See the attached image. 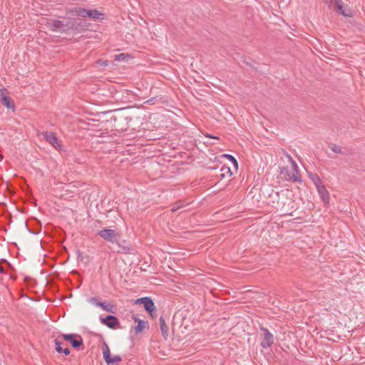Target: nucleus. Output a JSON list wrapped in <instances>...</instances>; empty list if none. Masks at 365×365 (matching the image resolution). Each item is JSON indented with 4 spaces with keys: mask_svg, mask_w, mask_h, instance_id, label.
<instances>
[{
    "mask_svg": "<svg viewBox=\"0 0 365 365\" xmlns=\"http://www.w3.org/2000/svg\"><path fill=\"white\" fill-rule=\"evenodd\" d=\"M90 24L82 19L64 17L61 20L51 19L47 21L46 27L52 31L60 33H81L88 29Z\"/></svg>",
    "mask_w": 365,
    "mask_h": 365,
    "instance_id": "f257e3e1",
    "label": "nucleus"
},
{
    "mask_svg": "<svg viewBox=\"0 0 365 365\" xmlns=\"http://www.w3.org/2000/svg\"><path fill=\"white\" fill-rule=\"evenodd\" d=\"M121 110H115L114 114L111 111L106 113L108 115L106 121L112 124L113 130L120 133L128 130V123L132 120L130 116Z\"/></svg>",
    "mask_w": 365,
    "mask_h": 365,
    "instance_id": "f03ea898",
    "label": "nucleus"
},
{
    "mask_svg": "<svg viewBox=\"0 0 365 365\" xmlns=\"http://www.w3.org/2000/svg\"><path fill=\"white\" fill-rule=\"evenodd\" d=\"M58 337H62L65 341H69L71 346L76 349H84L82 337L76 334H61Z\"/></svg>",
    "mask_w": 365,
    "mask_h": 365,
    "instance_id": "7ed1b4c3",
    "label": "nucleus"
},
{
    "mask_svg": "<svg viewBox=\"0 0 365 365\" xmlns=\"http://www.w3.org/2000/svg\"><path fill=\"white\" fill-rule=\"evenodd\" d=\"M102 349L103 357L107 365H117L118 363L122 361L119 355L111 356L109 346L105 341L103 343Z\"/></svg>",
    "mask_w": 365,
    "mask_h": 365,
    "instance_id": "20e7f679",
    "label": "nucleus"
},
{
    "mask_svg": "<svg viewBox=\"0 0 365 365\" xmlns=\"http://www.w3.org/2000/svg\"><path fill=\"white\" fill-rule=\"evenodd\" d=\"M42 135L44 140L51 144L56 150L61 151L63 150V146L61 141L57 138L56 134L53 132H43Z\"/></svg>",
    "mask_w": 365,
    "mask_h": 365,
    "instance_id": "39448f33",
    "label": "nucleus"
},
{
    "mask_svg": "<svg viewBox=\"0 0 365 365\" xmlns=\"http://www.w3.org/2000/svg\"><path fill=\"white\" fill-rule=\"evenodd\" d=\"M97 235L104 240L113 244L116 242L117 237L119 236L118 232L110 228H103L98 231Z\"/></svg>",
    "mask_w": 365,
    "mask_h": 365,
    "instance_id": "423d86ee",
    "label": "nucleus"
},
{
    "mask_svg": "<svg viewBox=\"0 0 365 365\" xmlns=\"http://www.w3.org/2000/svg\"><path fill=\"white\" fill-rule=\"evenodd\" d=\"M259 329L263 332L260 346L263 349H267L274 344V336L266 327L260 326Z\"/></svg>",
    "mask_w": 365,
    "mask_h": 365,
    "instance_id": "0eeeda50",
    "label": "nucleus"
},
{
    "mask_svg": "<svg viewBox=\"0 0 365 365\" xmlns=\"http://www.w3.org/2000/svg\"><path fill=\"white\" fill-rule=\"evenodd\" d=\"M101 322L108 328L115 329L119 325V320L115 315L109 314L105 317H100Z\"/></svg>",
    "mask_w": 365,
    "mask_h": 365,
    "instance_id": "6e6552de",
    "label": "nucleus"
},
{
    "mask_svg": "<svg viewBox=\"0 0 365 365\" xmlns=\"http://www.w3.org/2000/svg\"><path fill=\"white\" fill-rule=\"evenodd\" d=\"M279 173L283 176V178L286 181H294V182H302L301 177L297 176L295 174H292L287 167H280L279 168Z\"/></svg>",
    "mask_w": 365,
    "mask_h": 365,
    "instance_id": "1a4fd4ad",
    "label": "nucleus"
},
{
    "mask_svg": "<svg viewBox=\"0 0 365 365\" xmlns=\"http://www.w3.org/2000/svg\"><path fill=\"white\" fill-rule=\"evenodd\" d=\"M145 310L152 317L156 316V307L153 300L148 297L143 304Z\"/></svg>",
    "mask_w": 365,
    "mask_h": 365,
    "instance_id": "9d476101",
    "label": "nucleus"
},
{
    "mask_svg": "<svg viewBox=\"0 0 365 365\" xmlns=\"http://www.w3.org/2000/svg\"><path fill=\"white\" fill-rule=\"evenodd\" d=\"M86 18H90L95 20H103L105 19V14L100 12L97 9H87Z\"/></svg>",
    "mask_w": 365,
    "mask_h": 365,
    "instance_id": "9b49d317",
    "label": "nucleus"
},
{
    "mask_svg": "<svg viewBox=\"0 0 365 365\" xmlns=\"http://www.w3.org/2000/svg\"><path fill=\"white\" fill-rule=\"evenodd\" d=\"M135 322H138V324L135 326L134 331L135 334L141 333L146 327L148 328V322L138 319L136 317H133Z\"/></svg>",
    "mask_w": 365,
    "mask_h": 365,
    "instance_id": "f8f14e48",
    "label": "nucleus"
},
{
    "mask_svg": "<svg viewBox=\"0 0 365 365\" xmlns=\"http://www.w3.org/2000/svg\"><path fill=\"white\" fill-rule=\"evenodd\" d=\"M96 307H101L107 312L115 314L116 307L111 303H106L105 301H103L99 303H96Z\"/></svg>",
    "mask_w": 365,
    "mask_h": 365,
    "instance_id": "ddd939ff",
    "label": "nucleus"
},
{
    "mask_svg": "<svg viewBox=\"0 0 365 365\" xmlns=\"http://www.w3.org/2000/svg\"><path fill=\"white\" fill-rule=\"evenodd\" d=\"M160 328L161 331V334L164 339H167L168 337V327L166 324L165 318L163 316H161L159 319Z\"/></svg>",
    "mask_w": 365,
    "mask_h": 365,
    "instance_id": "4468645a",
    "label": "nucleus"
},
{
    "mask_svg": "<svg viewBox=\"0 0 365 365\" xmlns=\"http://www.w3.org/2000/svg\"><path fill=\"white\" fill-rule=\"evenodd\" d=\"M317 190L324 202H328L329 200V194L326 187L322 184L317 187Z\"/></svg>",
    "mask_w": 365,
    "mask_h": 365,
    "instance_id": "2eb2a0df",
    "label": "nucleus"
},
{
    "mask_svg": "<svg viewBox=\"0 0 365 365\" xmlns=\"http://www.w3.org/2000/svg\"><path fill=\"white\" fill-rule=\"evenodd\" d=\"M86 9L81 8V7H73L72 9H69V13L72 15L76 16H81L83 18H86Z\"/></svg>",
    "mask_w": 365,
    "mask_h": 365,
    "instance_id": "dca6fc26",
    "label": "nucleus"
},
{
    "mask_svg": "<svg viewBox=\"0 0 365 365\" xmlns=\"http://www.w3.org/2000/svg\"><path fill=\"white\" fill-rule=\"evenodd\" d=\"M118 246L119 247V250L117 251V252L123 254L131 253L132 248L130 247L128 244H127L125 240H123L120 243H118Z\"/></svg>",
    "mask_w": 365,
    "mask_h": 365,
    "instance_id": "f3484780",
    "label": "nucleus"
},
{
    "mask_svg": "<svg viewBox=\"0 0 365 365\" xmlns=\"http://www.w3.org/2000/svg\"><path fill=\"white\" fill-rule=\"evenodd\" d=\"M1 103L8 108H12L14 107V103L11 98L9 96L4 95L3 92H1Z\"/></svg>",
    "mask_w": 365,
    "mask_h": 365,
    "instance_id": "a211bd4d",
    "label": "nucleus"
},
{
    "mask_svg": "<svg viewBox=\"0 0 365 365\" xmlns=\"http://www.w3.org/2000/svg\"><path fill=\"white\" fill-rule=\"evenodd\" d=\"M308 175L309 179L313 182V183L316 186V187L322 184L321 178L317 174L309 173Z\"/></svg>",
    "mask_w": 365,
    "mask_h": 365,
    "instance_id": "6ab92c4d",
    "label": "nucleus"
},
{
    "mask_svg": "<svg viewBox=\"0 0 365 365\" xmlns=\"http://www.w3.org/2000/svg\"><path fill=\"white\" fill-rule=\"evenodd\" d=\"M220 171H221V174H220V178H225V176H229L230 177L232 175V172L231 171V169L230 167H227L226 165H223L221 169H220Z\"/></svg>",
    "mask_w": 365,
    "mask_h": 365,
    "instance_id": "aec40b11",
    "label": "nucleus"
},
{
    "mask_svg": "<svg viewBox=\"0 0 365 365\" xmlns=\"http://www.w3.org/2000/svg\"><path fill=\"white\" fill-rule=\"evenodd\" d=\"M222 157L229 160V162H231L234 165V166L236 168H237L238 163H237V160L235 159V158L234 156H232V155H230V154H223V155H222Z\"/></svg>",
    "mask_w": 365,
    "mask_h": 365,
    "instance_id": "412c9836",
    "label": "nucleus"
},
{
    "mask_svg": "<svg viewBox=\"0 0 365 365\" xmlns=\"http://www.w3.org/2000/svg\"><path fill=\"white\" fill-rule=\"evenodd\" d=\"M339 13L346 17H351L353 15V11L351 9H345L344 6L341 5V9H339Z\"/></svg>",
    "mask_w": 365,
    "mask_h": 365,
    "instance_id": "4be33fe9",
    "label": "nucleus"
},
{
    "mask_svg": "<svg viewBox=\"0 0 365 365\" xmlns=\"http://www.w3.org/2000/svg\"><path fill=\"white\" fill-rule=\"evenodd\" d=\"M55 344V350L57 353L60 354V351H63V347L61 345L63 344V342L60 341L58 339H56L54 341Z\"/></svg>",
    "mask_w": 365,
    "mask_h": 365,
    "instance_id": "5701e85b",
    "label": "nucleus"
},
{
    "mask_svg": "<svg viewBox=\"0 0 365 365\" xmlns=\"http://www.w3.org/2000/svg\"><path fill=\"white\" fill-rule=\"evenodd\" d=\"M24 287L26 286L33 287V286H34V284H36V281L33 279L29 278L27 276H24Z\"/></svg>",
    "mask_w": 365,
    "mask_h": 365,
    "instance_id": "b1692460",
    "label": "nucleus"
},
{
    "mask_svg": "<svg viewBox=\"0 0 365 365\" xmlns=\"http://www.w3.org/2000/svg\"><path fill=\"white\" fill-rule=\"evenodd\" d=\"M330 148L334 153L344 154V153L341 150V148L336 144H331Z\"/></svg>",
    "mask_w": 365,
    "mask_h": 365,
    "instance_id": "393cba45",
    "label": "nucleus"
},
{
    "mask_svg": "<svg viewBox=\"0 0 365 365\" xmlns=\"http://www.w3.org/2000/svg\"><path fill=\"white\" fill-rule=\"evenodd\" d=\"M128 57H129L128 54L122 53L115 55V60L117 61H123Z\"/></svg>",
    "mask_w": 365,
    "mask_h": 365,
    "instance_id": "a878e982",
    "label": "nucleus"
},
{
    "mask_svg": "<svg viewBox=\"0 0 365 365\" xmlns=\"http://www.w3.org/2000/svg\"><path fill=\"white\" fill-rule=\"evenodd\" d=\"M24 226L26 227V230H27V231H28V232H29V234L36 235V234H38V229L34 230H31V229L29 227L27 222H26V223L24 224Z\"/></svg>",
    "mask_w": 365,
    "mask_h": 365,
    "instance_id": "bb28decb",
    "label": "nucleus"
},
{
    "mask_svg": "<svg viewBox=\"0 0 365 365\" xmlns=\"http://www.w3.org/2000/svg\"><path fill=\"white\" fill-rule=\"evenodd\" d=\"M148 298V297H143L138 298V299H137L135 301V304H144L145 302L146 301V299Z\"/></svg>",
    "mask_w": 365,
    "mask_h": 365,
    "instance_id": "cd10ccee",
    "label": "nucleus"
},
{
    "mask_svg": "<svg viewBox=\"0 0 365 365\" xmlns=\"http://www.w3.org/2000/svg\"><path fill=\"white\" fill-rule=\"evenodd\" d=\"M337 7L338 9H341V5L344 4V2L342 1V0H333Z\"/></svg>",
    "mask_w": 365,
    "mask_h": 365,
    "instance_id": "c85d7f7f",
    "label": "nucleus"
},
{
    "mask_svg": "<svg viewBox=\"0 0 365 365\" xmlns=\"http://www.w3.org/2000/svg\"><path fill=\"white\" fill-rule=\"evenodd\" d=\"M96 63L98 65L102 66H106L108 65L107 61L105 60H103V59L98 60Z\"/></svg>",
    "mask_w": 365,
    "mask_h": 365,
    "instance_id": "c756f323",
    "label": "nucleus"
},
{
    "mask_svg": "<svg viewBox=\"0 0 365 365\" xmlns=\"http://www.w3.org/2000/svg\"><path fill=\"white\" fill-rule=\"evenodd\" d=\"M291 164L292 165L294 172L298 173L299 168H298V165H297V163L294 160H292Z\"/></svg>",
    "mask_w": 365,
    "mask_h": 365,
    "instance_id": "7c9ffc66",
    "label": "nucleus"
},
{
    "mask_svg": "<svg viewBox=\"0 0 365 365\" xmlns=\"http://www.w3.org/2000/svg\"><path fill=\"white\" fill-rule=\"evenodd\" d=\"M30 197H31V194L29 193V192H27L26 190V189L24 188V203L26 202L27 199H30Z\"/></svg>",
    "mask_w": 365,
    "mask_h": 365,
    "instance_id": "2f4dec72",
    "label": "nucleus"
},
{
    "mask_svg": "<svg viewBox=\"0 0 365 365\" xmlns=\"http://www.w3.org/2000/svg\"><path fill=\"white\" fill-rule=\"evenodd\" d=\"M88 301L91 303H92L93 304L96 305V303H99L100 302L97 297H91V298L89 299Z\"/></svg>",
    "mask_w": 365,
    "mask_h": 365,
    "instance_id": "473e14b6",
    "label": "nucleus"
},
{
    "mask_svg": "<svg viewBox=\"0 0 365 365\" xmlns=\"http://www.w3.org/2000/svg\"><path fill=\"white\" fill-rule=\"evenodd\" d=\"M70 353V349L68 347L63 348V351H60V354H64L66 356L69 355Z\"/></svg>",
    "mask_w": 365,
    "mask_h": 365,
    "instance_id": "72a5a7b5",
    "label": "nucleus"
},
{
    "mask_svg": "<svg viewBox=\"0 0 365 365\" xmlns=\"http://www.w3.org/2000/svg\"><path fill=\"white\" fill-rule=\"evenodd\" d=\"M181 207H182V205H178V206H173L172 208H171V211L172 212H175L178 210H179Z\"/></svg>",
    "mask_w": 365,
    "mask_h": 365,
    "instance_id": "f704fd0d",
    "label": "nucleus"
},
{
    "mask_svg": "<svg viewBox=\"0 0 365 365\" xmlns=\"http://www.w3.org/2000/svg\"><path fill=\"white\" fill-rule=\"evenodd\" d=\"M157 97H155V98H152L150 99H149L148 101H147V103H150V104H154V101L156 100Z\"/></svg>",
    "mask_w": 365,
    "mask_h": 365,
    "instance_id": "c9c22d12",
    "label": "nucleus"
},
{
    "mask_svg": "<svg viewBox=\"0 0 365 365\" xmlns=\"http://www.w3.org/2000/svg\"><path fill=\"white\" fill-rule=\"evenodd\" d=\"M24 298H27L29 302L34 301L31 297H29L26 293L24 292Z\"/></svg>",
    "mask_w": 365,
    "mask_h": 365,
    "instance_id": "e433bc0d",
    "label": "nucleus"
},
{
    "mask_svg": "<svg viewBox=\"0 0 365 365\" xmlns=\"http://www.w3.org/2000/svg\"><path fill=\"white\" fill-rule=\"evenodd\" d=\"M285 155L290 163L292 162V160H294L293 158H292V156L289 154H288L287 153H285Z\"/></svg>",
    "mask_w": 365,
    "mask_h": 365,
    "instance_id": "4c0bfd02",
    "label": "nucleus"
},
{
    "mask_svg": "<svg viewBox=\"0 0 365 365\" xmlns=\"http://www.w3.org/2000/svg\"><path fill=\"white\" fill-rule=\"evenodd\" d=\"M243 62H244L245 64H247V66L252 67V63H251L250 62H249L248 61H247V58H246L243 60Z\"/></svg>",
    "mask_w": 365,
    "mask_h": 365,
    "instance_id": "58836bf2",
    "label": "nucleus"
},
{
    "mask_svg": "<svg viewBox=\"0 0 365 365\" xmlns=\"http://www.w3.org/2000/svg\"><path fill=\"white\" fill-rule=\"evenodd\" d=\"M206 136L208 137V138H215V139H218L219 138L218 137L215 136V135H213L212 134H207Z\"/></svg>",
    "mask_w": 365,
    "mask_h": 365,
    "instance_id": "ea45409f",
    "label": "nucleus"
},
{
    "mask_svg": "<svg viewBox=\"0 0 365 365\" xmlns=\"http://www.w3.org/2000/svg\"><path fill=\"white\" fill-rule=\"evenodd\" d=\"M293 174L297 175V176L300 177L299 171L298 170V173H294Z\"/></svg>",
    "mask_w": 365,
    "mask_h": 365,
    "instance_id": "a19ab883",
    "label": "nucleus"
},
{
    "mask_svg": "<svg viewBox=\"0 0 365 365\" xmlns=\"http://www.w3.org/2000/svg\"><path fill=\"white\" fill-rule=\"evenodd\" d=\"M0 272H3V267L0 265Z\"/></svg>",
    "mask_w": 365,
    "mask_h": 365,
    "instance_id": "79ce46f5",
    "label": "nucleus"
},
{
    "mask_svg": "<svg viewBox=\"0 0 365 365\" xmlns=\"http://www.w3.org/2000/svg\"><path fill=\"white\" fill-rule=\"evenodd\" d=\"M208 169H212V170H215L216 169L215 168H213V167H209Z\"/></svg>",
    "mask_w": 365,
    "mask_h": 365,
    "instance_id": "37998d69",
    "label": "nucleus"
}]
</instances>
